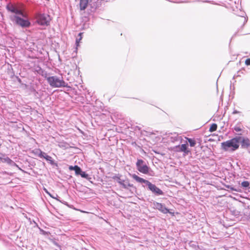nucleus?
<instances>
[{
    "label": "nucleus",
    "mask_w": 250,
    "mask_h": 250,
    "mask_svg": "<svg viewBox=\"0 0 250 250\" xmlns=\"http://www.w3.org/2000/svg\"><path fill=\"white\" fill-rule=\"evenodd\" d=\"M234 129L236 132H239V131H241L242 130L241 127L240 126H235L234 128Z\"/></svg>",
    "instance_id": "412c9836"
},
{
    "label": "nucleus",
    "mask_w": 250,
    "mask_h": 250,
    "mask_svg": "<svg viewBox=\"0 0 250 250\" xmlns=\"http://www.w3.org/2000/svg\"><path fill=\"white\" fill-rule=\"evenodd\" d=\"M113 179L115 180H116L119 184L120 182H121L122 180L120 178V177H119L118 176H115L113 177Z\"/></svg>",
    "instance_id": "6ab92c4d"
},
{
    "label": "nucleus",
    "mask_w": 250,
    "mask_h": 250,
    "mask_svg": "<svg viewBox=\"0 0 250 250\" xmlns=\"http://www.w3.org/2000/svg\"><path fill=\"white\" fill-rule=\"evenodd\" d=\"M241 186L244 188H248L250 186V183L248 181H243L241 183Z\"/></svg>",
    "instance_id": "f3484780"
},
{
    "label": "nucleus",
    "mask_w": 250,
    "mask_h": 250,
    "mask_svg": "<svg viewBox=\"0 0 250 250\" xmlns=\"http://www.w3.org/2000/svg\"><path fill=\"white\" fill-rule=\"evenodd\" d=\"M217 125L215 123H213L210 125V126L209 129V131L210 132H212L215 131L217 129Z\"/></svg>",
    "instance_id": "ddd939ff"
},
{
    "label": "nucleus",
    "mask_w": 250,
    "mask_h": 250,
    "mask_svg": "<svg viewBox=\"0 0 250 250\" xmlns=\"http://www.w3.org/2000/svg\"><path fill=\"white\" fill-rule=\"evenodd\" d=\"M245 64L247 65H250V58L247 59L245 61Z\"/></svg>",
    "instance_id": "5701e85b"
},
{
    "label": "nucleus",
    "mask_w": 250,
    "mask_h": 250,
    "mask_svg": "<svg viewBox=\"0 0 250 250\" xmlns=\"http://www.w3.org/2000/svg\"><path fill=\"white\" fill-rule=\"evenodd\" d=\"M178 147L180 148V151L183 152L186 154H188L190 152V151L188 149L187 144H182L181 146H179Z\"/></svg>",
    "instance_id": "9d476101"
},
{
    "label": "nucleus",
    "mask_w": 250,
    "mask_h": 250,
    "mask_svg": "<svg viewBox=\"0 0 250 250\" xmlns=\"http://www.w3.org/2000/svg\"><path fill=\"white\" fill-rule=\"evenodd\" d=\"M79 175H81V176L82 177L85 178H87L88 176V175L87 174H86L85 172L82 171L81 172V173Z\"/></svg>",
    "instance_id": "aec40b11"
},
{
    "label": "nucleus",
    "mask_w": 250,
    "mask_h": 250,
    "mask_svg": "<svg viewBox=\"0 0 250 250\" xmlns=\"http://www.w3.org/2000/svg\"><path fill=\"white\" fill-rule=\"evenodd\" d=\"M14 19L16 24L22 27H28L30 25V22L28 21L23 20L18 16H15Z\"/></svg>",
    "instance_id": "0eeeda50"
},
{
    "label": "nucleus",
    "mask_w": 250,
    "mask_h": 250,
    "mask_svg": "<svg viewBox=\"0 0 250 250\" xmlns=\"http://www.w3.org/2000/svg\"><path fill=\"white\" fill-rule=\"evenodd\" d=\"M243 144H245L246 145V146H249V139H244L243 141Z\"/></svg>",
    "instance_id": "4be33fe9"
},
{
    "label": "nucleus",
    "mask_w": 250,
    "mask_h": 250,
    "mask_svg": "<svg viewBox=\"0 0 250 250\" xmlns=\"http://www.w3.org/2000/svg\"><path fill=\"white\" fill-rule=\"evenodd\" d=\"M132 177L137 182L141 183H145L148 186V188L150 190L157 195H162L163 192L159 188L157 187L155 185L152 184L148 181L141 178L137 175L134 174L132 175Z\"/></svg>",
    "instance_id": "f257e3e1"
},
{
    "label": "nucleus",
    "mask_w": 250,
    "mask_h": 250,
    "mask_svg": "<svg viewBox=\"0 0 250 250\" xmlns=\"http://www.w3.org/2000/svg\"><path fill=\"white\" fill-rule=\"evenodd\" d=\"M82 35H83V33H80L79 34V38L77 39L76 41V44L77 46H78L79 45V43L81 42V40H82V38H83Z\"/></svg>",
    "instance_id": "2eb2a0df"
},
{
    "label": "nucleus",
    "mask_w": 250,
    "mask_h": 250,
    "mask_svg": "<svg viewBox=\"0 0 250 250\" xmlns=\"http://www.w3.org/2000/svg\"><path fill=\"white\" fill-rule=\"evenodd\" d=\"M44 159H46L47 161H49L51 164H53V161L52 160V158L51 156L46 154Z\"/></svg>",
    "instance_id": "a211bd4d"
},
{
    "label": "nucleus",
    "mask_w": 250,
    "mask_h": 250,
    "mask_svg": "<svg viewBox=\"0 0 250 250\" xmlns=\"http://www.w3.org/2000/svg\"><path fill=\"white\" fill-rule=\"evenodd\" d=\"M88 1H80V6L81 10H84L87 6Z\"/></svg>",
    "instance_id": "9b49d317"
},
{
    "label": "nucleus",
    "mask_w": 250,
    "mask_h": 250,
    "mask_svg": "<svg viewBox=\"0 0 250 250\" xmlns=\"http://www.w3.org/2000/svg\"><path fill=\"white\" fill-rule=\"evenodd\" d=\"M120 185L124 188L127 189L130 187H133V184L130 183L128 179H122L121 182H120Z\"/></svg>",
    "instance_id": "1a4fd4ad"
},
{
    "label": "nucleus",
    "mask_w": 250,
    "mask_h": 250,
    "mask_svg": "<svg viewBox=\"0 0 250 250\" xmlns=\"http://www.w3.org/2000/svg\"><path fill=\"white\" fill-rule=\"evenodd\" d=\"M44 190H45V192H46L48 194H49L51 197H52V196H51V195L50 194V193H49V192H48V191L47 190V189H46L44 188Z\"/></svg>",
    "instance_id": "393cba45"
},
{
    "label": "nucleus",
    "mask_w": 250,
    "mask_h": 250,
    "mask_svg": "<svg viewBox=\"0 0 250 250\" xmlns=\"http://www.w3.org/2000/svg\"><path fill=\"white\" fill-rule=\"evenodd\" d=\"M37 22L41 25H48L51 20L50 16L48 15L44 14H39L37 17Z\"/></svg>",
    "instance_id": "39448f33"
},
{
    "label": "nucleus",
    "mask_w": 250,
    "mask_h": 250,
    "mask_svg": "<svg viewBox=\"0 0 250 250\" xmlns=\"http://www.w3.org/2000/svg\"><path fill=\"white\" fill-rule=\"evenodd\" d=\"M153 206L155 208L158 209L163 213L167 214V213H170L169 210L161 203L154 202L153 203Z\"/></svg>",
    "instance_id": "6e6552de"
},
{
    "label": "nucleus",
    "mask_w": 250,
    "mask_h": 250,
    "mask_svg": "<svg viewBox=\"0 0 250 250\" xmlns=\"http://www.w3.org/2000/svg\"><path fill=\"white\" fill-rule=\"evenodd\" d=\"M239 112L237 111V110H234L233 112V114H236V113H238Z\"/></svg>",
    "instance_id": "a878e982"
},
{
    "label": "nucleus",
    "mask_w": 250,
    "mask_h": 250,
    "mask_svg": "<svg viewBox=\"0 0 250 250\" xmlns=\"http://www.w3.org/2000/svg\"><path fill=\"white\" fill-rule=\"evenodd\" d=\"M36 154H37L40 157L43 158H45V155L46 154L45 152H42L40 149L36 150Z\"/></svg>",
    "instance_id": "f8f14e48"
},
{
    "label": "nucleus",
    "mask_w": 250,
    "mask_h": 250,
    "mask_svg": "<svg viewBox=\"0 0 250 250\" xmlns=\"http://www.w3.org/2000/svg\"><path fill=\"white\" fill-rule=\"evenodd\" d=\"M186 138L189 142L190 146L193 147L195 146L196 141L195 140L191 139V138H188L187 137H186Z\"/></svg>",
    "instance_id": "4468645a"
},
{
    "label": "nucleus",
    "mask_w": 250,
    "mask_h": 250,
    "mask_svg": "<svg viewBox=\"0 0 250 250\" xmlns=\"http://www.w3.org/2000/svg\"><path fill=\"white\" fill-rule=\"evenodd\" d=\"M75 173L77 175H79L80 173H81V172L82 171L81 168L78 167V166H75Z\"/></svg>",
    "instance_id": "dca6fc26"
},
{
    "label": "nucleus",
    "mask_w": 250,
    "mask_h": 250,
    "mask_svg": "<svg viewBox=\"0 0 250 250\" xmlns=\"http://www.w3.org/2000/svg\"><path fill=\"white\" fill-rule=\"evenodd\" d=\"M74 167H75V166L73 167V166H71L69 167V169L70 170H74V169H75Z\"/></svg>",
    "instance_id": "b1692460"
},
{
    "label": "nucleus",
    "mask_w": 250,
    "mask_h": 250,
    "mask_svg": "<svg viewBox=\"0 0 250 250\" xmlns=\"http://www.w3.org/2000/svg\"><path fill=\"white\" fill-rule=\"evenodd\" d=\"M136 165L137 170L141 173L145 174L149 173L150 168L142 159H138Z\"/></svg>",
    "instance_id": "20e7f679"
},
{
    "label": "nucleus",
    "mask_w": 250,
    "mask_h": 250,
    "mask_svg": "<svg viewBox=\"0 0 250 250\" xmlns=\"http://www.w3.org/2000/svg\"><path fill=\"white\" fill-rule=\"evenodd\" d=\"M47 81L53 87H67V83L62 79H60L57 76L49 77L47 78Z\"/></svg>",
    "instance_id": "7ed1b4c3"
},
{
    "label": "nucleus",
    "mask_w": 250,
    "mask_h": 250,
    "mask_svg": "<svg viewBox=\"0 0 250 250\" xmlns=\"http://www.w3.org/2000/svg\"><path fill=\"white\" fill-rule=\"evenodd\" d=\"M7 9L12 13L21 15L23 17H26L27 15L24 13L22 10L17 7V6L11 3H9L6 6Z\"/></svg>",
    "instance_id": "423d86ee"
},
{
    "label": "nucleus",
    "mask_w": 250,
    "mask_h": 250,
    "mask_svg": "<svg viewBox=\"0 0 250 250\" xmlns=\"http://www.w3.org/2000/svg\"><path fill=\"white\" fill-rule=\"evenodd\" d=\"M222 148L225 151H234L239 147V141L237 138H233L221 143Z\"/></svg>",
    "instance_id": "f03ea898"
}]
</instances>
